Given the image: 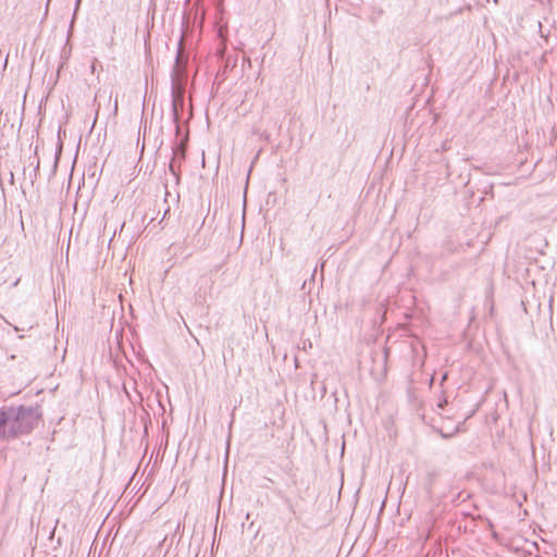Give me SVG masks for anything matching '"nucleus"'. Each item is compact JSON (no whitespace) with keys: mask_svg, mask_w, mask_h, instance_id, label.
I'll return each mask as SVG.
<instances>
[{"mask_svg":"<svg viewBox=\"0 0 557 557\" xmlns=\"http://www.w3.org/2000/svg\"><path fill=\"white\" fill-rule=\"evenodd\" d=\"M183 94L184 90L182 88H178L176 86H173L172 90V108L174 112L175 120H178V106L183 104Z\"/></svg>","mask_w":557,"mask_h":557,"instance_id":"nucleus-2","label":"nucleus"},{"mask_svg":"<svg viewBox=\"0 0 557 557\" xmlns=\"http://www.w3.org/2000/svg\"><path fill=\"white\" fill-rule=\"evenodd\" d=\"M117 110H119L117 98H115L114 104H113V114L114 115L117 114Z\"/></svg>","mask_w":557,"mask_h":557,"instance_id":"nucleus-5","label":"nucleus"},{"mask_svg":"<svg viewBox=\"0 0 557 557\" xmlns=\"http://www.w3.org/2000/svg\"><path fill=\"white\" fill-rule=\"evenodd\" d=\"M38 406H9L0 410V441H11L33 432L41 420Z\"/></svg>","mask_w":557,"mask_h":557,"instance_id":"nucleus-1","label":"nucleus"},{"mask_svg":"<svg viewBox=\"0 0 557 557\" xmlns=\"http://www.w3.org/2000/svg\"><path fill=\"white\" fill-rule=\"evenodd\" d=\"M186 147L184 143H181L176 146L173 151L174 162H178L181 164L185 160Z\"/></svg>","mask_w":557,"mask_h":557,"instance_id":"nucleus-3","label":"nucleus"},{"mask_svg":"<svg viewBox=\"0 0 557 557\" xmlns=\"http://www.w3.org/2000/svg\"><path fill=\"white\" fill-rule=\"evenodd\" d=\"M181 164H178V162H174V158H172L171 162H170V165H169V169H170V172L178 177V168H180Z\"/></svg>","mask_w":557,"mask_h":557,"instance_id":"nucleus-4","label":"nucleus"},{"mask_svg":"<svg viewBox=\"0 0 557 557\" xmlns=\"http://www.w3.org/2000/svg\"><path fill=\"white\" fill-rule=\"evenodd\" d=\"M96 61H97V60L95 59L94 63L91 64V72H92V73H94V72H95V70H96Z\"/></svg>","mask_w":557,"mask_h":557,"instance_id":"nucleus-6","label":"nucleus"}]
</instances>
